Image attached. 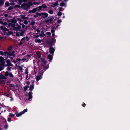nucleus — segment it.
Masks as SVG:
<instances>
[{"label":"nucleus","instance_id":"30","mask_svg":"<svg viewBox=\"0 0 130 130\" xmlns=\"http://www.w3.org/2000/svg\"><path fill=\"white\" fill-rule=\"evenodd\" d=\"M48 12L49 13L51 14H52L53 13V11L52 10H50L48 11Z\"/></svg>","mask_w":130,"mask_h":130},{"label":"nucleus","instance_id":"37","mask_svg":"<svg viewBox=\"0 0 130 130\" xmlns=\"http://www.w3.org/2000/svg\"><path fill=\"white\" fill-rule=\"evenodd\" d=\"M13 7L12 6H10L8 8V10H10L13 9Z\"/></svg>","mask_w":130,"mask_h":130},{"label":"nucleus","instance_id":"32","mask_svg":"<svg viewBox=\"0 0 130 130\" xmlns=\"http://www.w3.org/2000/svg\"><path fill=\"white\" fill-rule=\"evenodd\" d=\"M21 7V6H20L19 5H15L13 7L14 8H20V7Z\"/></svg>","mask_w":130,"mask_h":130},{"label":"nucleus","instance_id":"33","mask_svg":"<svg viewBox=\"0 0 130 130\" xmlns=\"http://www.w3.org/2000/svg\"><path fill=\"white\" fill-rule=\"evenodd\" d=\"M8 67L7 68V70H8V71H11V68L9 67V66H8Z\"/></svg>","mask_w":130,"mask_h":130},{"label":"nucleus","instance_id":"17","mask_svg":"<svg viewBox=\"0 0 130 130\" xmlns=\"http://www.w3.org/2000/svg\"><path fill=\"white\" fill-rule=\"evenodd\" d=\"M5 0H0V6H2L4 4Z\"/></svg>","mask_w":130,"mask_h":130},{"label":"nucleus","instance_id":"19","mask_svg":"<svg viewBox=\"0 0 130 130\" xmlns=\"http://www.w3.org/2000/svg\"><path fill=\"white\" fill-rule=\"evenodd\" d=\"M5 60V59L2 56L0 57V63L3 62Z\"/></svg>","mask_w":130,"mask_h":130},{"label":"nucleus","instance_id":"35","mask_svg":"<svg viewBox=\"0 0 130 130\" xmlns=\"http://www.w3.org/2000/svg\"><path fill=\"white\" fill-rule=\"evenodd\" d=\"M65 5V3L63 2V1L60 4V6H61L62 7L63 6Z\"/></svg>","mask_w":130,"mask_h":130},{"label":"nucleus","instance_id":"39","mask_svg":"<svg viewBox=\"0 0 130 130\" xmlns=\"http://www.w3.org/2000/svg\"><path fill=\"white\" fill-rule=\"evenodd\" d=\"M9 116L10 117H13L14 116V115L12 113H10L9 115Z\"/></svg>","mask_w":130,"mask_h":130},{"label":"nucleus","instance_id":"11","mask_svg":"<svg viewBox=\"0 0 130 130\" xmlns=\"http://www.w3.org/2000/svg\"><path fill=\"white\" fill-rule=\"evenodd\" d=\"M38 8H34L32 10H29V12L30 13H34L36 12L38 10Z\"/></svg>","mask_w":130,"mask_h":130},{"label":"nucleus","instance_id":"20","mask_svg":"<svg viewBox=\"0 0 130 130\" xmlns=\"http://www.w3.org/2000/svg\"><path fill=\"white\" fill-rule=\"evenodd\" d=\"M20 31H21V32H19L20 34V36H23L24 35V31L23 30H21Z\"/></svg>","mask_w":130,"mask_h":130},{"label":"nucleus","instance_id":"13","mask_svg":"<svg viewBox=\"0 0 130 130\" xmlns=\"http://www.w3.org/2000/svg\"><path fill=\"white\" fill-rule=\"evenodd\" d=\"M32 92H29L28 93V95L29 96V98L28 99V100H29L31 99H32V96L31 94V93Z\"/></svg>","mask_w":130,"mask_h":130},{"label":"nucleus","instance_id":"51","mask_svg":"<svg viewBox=\"0 0 130 130\" xmlns=\"http://www.w3.org/2000/svg\"><path fill=\"white\" fill-rule=\"evenodd\" d=\"M33 4L34 5H39V4H40V3H39L38 2H34V3H33Z\"/></svg>","mask_w":130,"mask_h":130},{"label":"nucleus","instance_id":"9","mask_svg":"<svg viewBox=\"0 0 130 130\" xmlns=\"http://www.w3.org/2000/svg\"><path fill=\"white\" fill-rule=\"evenodd\" d=\"M6 60V63H7V64L5 66H11L12 67L13 66V64L10 62V60L8 59H5Z\"/></svg>","mask_w":130,"mask_h":130},{"label":"nucleus","instance_id":"22","mask_svg":"<svg viewBox=\"0 0 130 130\" xmlns=\"http://www.w3.org/2000/svg\"><path fill=\"white\" fill-rule=\"evenodd\" d=\"M41 6L42 8H46L47 7V6L45 4H43Z\"/></svg>","mask_w":130,"mask_h":130},{"label":"nucleus","instance_id":"26","mask_svg":"<svg viewBox=\"0 0 130 130\" xmlns=\"http://www.w3.org/2000/svg\"><path fill=\"white\" fill-rule=\"evenodd\" d=\"M13 47L12 46H9L8 48L7 49L8 51H10L12 48Z\"/></svg>","mask_w":130,"mask_h":130},{"label":"nucleus","instance_id":"29","mask_svg":"<svg viewBox=\"0 0 130 130\" xmlns=\"http://www.w3.org/2000/svg\"><path fill=\"white\" fill-rule=\"evenodd\" d=\"M42 12L41 13H38L37 12L36 13V14L37 15H38V16H40L42 15Z\"/></svg>","mask_w":130,"mask_h":130},{"label":"nucleus","instance_id":"48","mask_svg":"<svg viewBox=\"0 0 130 130\" xmlns=\"http://www.w3.org/2000/svg\"><path fill=\"white\" fill-rule=\"evenodd\" d=\"M24 23L25 24H27L28 23V22L27 20H25L24 21Z\"/></svg>","mask_w":130,"mask_h":130},{"label":"nucleus","instance_id":"64","mask_svg":"<svg viewBox=\"0 0 130 130\" xmlns=\"http://www.w3.org/2000/svg\"><path fill=\"white\" fill-rule=\"evenodd\" d=\"M15 24H12V25L11 26V27H13V28H14L15 26Z\"/></svg>","mask_w":130,"mask_h":130},{"label":"nucleus","instance_id":"7","mask_svg":"<svg viewBox=\"0 0 130 130\" xmlns=\"http://www.w3.org/2000/svg\"><path fill=\"white\" fill-rule=\"evenodd\" d=\"M50 19L49 20H45V22L46 23H48L49 22L51 24H52L53 23V20L54 18L55 17L54 16H51L50 17Z\"/></svg>","mask_w":130,"mask_h":130},{"label":"nucleus","instance_id":"43","mask_svg":"<svg viewBox=\"0 0 130 130\" xmlns=\"http://www.w3.org/2000/svg\"><path fill=\"white\" fill-rule=\"evenodd\" d=\"M25 42V41H24V42H22L21 41L20 42V43L19 44V45H21L22 44L24 43Z\"/></svg>","mask_w":130,"mask_h":130},{"label":"nucleus","instance_id":"61","mask_svg":"<svg viewBox=\"0 0 130 130\" xmlns=\"http://www.w3.org/2000/svg\"><path fill=\"white\" fill-rule=\"evenodd\" d=\"M21 25H22V27L23 28H24L25 27V26L23 24H21Z\"/></svg>","mask_w":130,"mask_h":130},{"label":"nucleus","instance_id":"60","mask_svg":"<svg viewBox=\"0 0 130 130\" xmlns=\"http://www.w3.org/2000/svg\"><path fill=\"white\" fill-rule=\"evenodd\" d=\"M16 36L17 37H19L20 36L19 32L17 33L16 34Z\"/></svg>","mask_w":130,"mask_h":130},{"label":"nucleus","instance_id":"31","mask_svg":"<svg viewBox=\"0 0 130 130\" xmlns=\"http://www.w3.org/2000/svg\"><path fill=\"white\" fill-rule=\"evenodd\" d=\"M21 28V26L20 25H18V26L17 27V31L18 30L20 31L21 30H20V29Z\"/></svg>","mask_w":130,"mask_h":130},{"label":"nucleus","instance_id":"50","mask_svg":"<svg viewBox=\"0 0 130 130\" xmlns=\"http://www.w3.org/2000/svg\"><path fill=\"white\" fill-rule=\"evenodd\" d=\"M17 67H19V69L21 71L23 70V69L22 68V67H21V66H18Z\"/></svg>","mask_w":130,"mask_h":130},{"label":"nucleus","instance_id":"40","mask_svg":"<svg viewBox=\"0 0 130 130\" xmlns=\"http://www.w3.org/2000/svg\"><path fill=\"white\" fill-rule=\"evenodd\" d=\"M37 8H38V10H41L42 9V7L41 6H39L38 7H37Z\"/></svg>","mask_w":130,"mask_h":130},{"label":"nucleus","instance_id":"3","mask_svg":"<svg viewBox=\"0 0 130 130\" xmlns=\"http://www.w3.org/2000/svg\"><path fill=\"white\" fill-rule=\"evenodd\" d=\"M8 75H9L11 77L13 78L14 77V76L11 72L9 73L8 71H6L5 72L4 75L2 74L1 75V79H6L7 78L6 76H7Z\"/></svg>","mask_w":130,"mask_h":130},{"label":"nucleus","instance_id":"56","mask_svg":"<svg viewBox=\"0 0 130 130\" xmlns=\"http://www.w3.org/2000/svg\"><path fill=\"white\" fill-rule=\"evenodd\" d=\"M25 37V39H26L27 40V41H28L30 39L28 36H27L26 37Z\"/></svg>","mask_w":130,"mask_h":130},{"label":"nucleus","instance_id":"5","mask_svg":"<svg viewBox=\"0 0 130 130\" xmlns=\"http://www.w3.org/2000/svg\"><path fill=\"white\" fill-rule=\"evenodd\" d=\"M40 59L41 61V66L44 67L46 63L47 62V61H46L44 58L42 57Z\"/></svg>","mask_w":130,"mask_h":130},{"label":"nucleus","instance_id":"63","mask_svg":"<svg viewBox=\"0 0 130 130\" xmlns=\"http://www.w3.org/2000/svg\"><path fill=\"white\" fill-rule=\"evenodd\" d=\"M61 22V20H59L57 21V23H59Z\"/></svg>","mask_w":130,"mask_h":130},{"label":"nucleus","instance_id":"44","mask_svg":"<svg viewBox=\"0 0 130 130\" xmlns=\"http://www.w3.org/2000/svg\"><path fill=\"white\" fill-rule=\"evenodd\" d=\"M35 21H32L30 23V24L31 25H35Z\"/></svg>","mask_w":130,"mask_h":130},{"label":"nucleus","instance_id":"24","mask_svg":"<svg viewBox=\"0 0 130 130\" xmlns=\"http://www.w3.org/2000/svg\"><path fill=\"white\" fill-rule=\"evenodd\" d=\"M8 33L7 34V36H9L11 35H12L13 34V32L11 31H9H9H8Z\"/></svg>","mask_w":130,"mask_h":130},{"label":"nucleus","instance_id":"62","mask_svg":"<svg viewBox=\"0 0 130 130\" xmlns=\"http://www.w3.org/2000/svg\"><path fill=\"white\" fill-rule=\"evenodd\" d=\"M7 24V22H5L3 24V25H4V26H5Z\"/></svg>","mask_w":130,"mask_h":130},{"label":"nucleus","instance_id":"57","mask_svg":"<svg viewBox=\"0 0 130 130\" xmlns=\"http://www.w3.org/2000/svg\"><path fill=\"white\" fill-rule=\"evenodd\" d=\"M8 121L9 122H10L11 121V119L10 117H9L8 119Z\"/></svg>","mask_w":130,"mask_h":130},{"label":"nucleus","instance_id":"2","mask_svg":"<svg viewBox=\"0 0 130 130\" xmlns=\"http://www.w3.org/2000/svg\"><path fill=\"white\" fill-rule=\"evenodd\" d=\"M49 67V65L48 64L47 66H45L43 67V70H42L40 72L41 73H40L41 74L37 76L36 77V80L37 82H38L39 80L42 78V75L43 74L44 72L46 70L48 69Z\"/></svg>","mask_w":130,"mask_h":130},{"label":"nucleus","instance_id":"59","mask_svg":"<svg viewBox=\"0 0 130 130\" xmlns=\"http://www.w3.org/2000/svg\"><path fill=\"white\" fill-rule=\"evenodd\" d=\"M62 8L61 7H59V10L60 11H62Z\"/></svg>","mask_w":130,"mask_h":130},{"label":"nucleus","instance_id":"38","mask_svg":"<svg viewBox=\"0 0 130 130\" xmlns=\"http://www.w3.org/2000/svg\"><path fill=\"white\" fill-rule=\"evenodd\" d=\"M62 14V13L61 12H58L57 13V15L59 16H61Z\"/></svg>","mask_w":130,"mask_h":130},{"label":"nucleus","instance_id":"52","mask_svg":"<svg viewBox=\"0 0 130 130\" xmlns=\"http://www.w3.org/2000/svg\"><path fill=\"white\" fill-rule=\"evenodd\" d=\"M82 105L83 107H85L86 106V104L84 103H83Z\"/></svg>","mask_w":130,"mask_h":130},{"label":"nucleus","instance_id":"46","mask_svg":"<svg viewBox=\"0 0 130 130\" xmlns=\"http://www.w3.org/2000/svg\"><path fill=\"white\" fill-rule=\"evenodd\" d=\"M4 127L6 129H7L8 127V126L7 124H6L4 126Z\"/></svg>","mask_w":130,"mask_h":130},{"label":"nucleus","instance_id":"10","mask_svg":"<svg viewBox=\"0 0 130 130\" xmlns=\"http://www.w3.org/2000/svg\"><path fill=\"white\" fill-rule=\"evenodd\" d=\"M48 14L46 12H42V17L43 19L47 18L48 16Z\"/></svg>","mask_w":130,"mask_h":130},{"label":"nucleus","instance_id":"21","mask_svg":"<svg viewBox=\"0 0 130 130\" xmlns=\"http://www.w3.org/2000/svg\"><path fill=\"white\" fill-rule=\"evenodd\" d=\"M35 41L36 42L40 43L41 42V40L40 39H36L35 40Z\"/></svg>","mask_w":130,"mask_h":130},{"label":"nucleus","instance_id":"25","mask_svg":"<svg viewBox=\"0 0 130 130\" xmlns=\"http://www.w3.org/2000/svg\"><path fill=\"white\" fill-rule=\"evenodd\" d=\"M41 34L40 35V36L43 37L45 36V35H44V32L43 31H41Z\"/></svg>","mask_w":130,"mask_h":130},{"label":"nucleus","instance_id":"54","mask_svg":"<svg viewBox=\"0 0 130 130\" xmlns=\"http://www.w3.org/2000/svg\"><path fill=\"white\" fill-rule=\"evenodd\" d=\"M25 39V37H23L22 38L21 40V41L22 42H24Z\"/></svg>","mask_w":130,"mask_h":130},{"label":"nucleus","instance_id":"16","mask_svg":"<svg viewBox=\"0 0 130 130\" xmlns=\"http://www.w3.org/2000/svg\"><path fill=\"white\" fill-rule=\"evenodd\" d=\"M34 88V84H33L31 85L29 87V90L31 91Z\"/></svg>","mask_w":130,"mask_h":130},{"label":"nucleus","instance_id":"28","mask_svg":"<svg viewBox=\"0 0 130 130\" xmlns=\"http://www.w3.org/2000/svg\"><path fill=\"white\" fill-rule=\"evenodd\" d=\"M55 29V27H54L51 30V31L52 33H54L55 32V30H54V29Z\"/></svg>","mask_w":130,"mask_h":130},{"label":"nucleus","instance_id":"49","mask_svg":"<svg viewBox=\"0 0 130 130\" xmlns=\"http://www.w3.org/2000/svg\"><path fill=\"white\" fill-rule=\"evenodd\" d=\"M46 34L48 36H50L51 35V33L50 32H46Z\"/></svg>","mask_w":130,"mask_h":130},{"label":"nucleus","instance_id":"36","mask_svg":"<svg viewBox=\"0 0 130 130\" xmlns=\"http://www.w3.org/2000/svg\"><path fill=\"white\" fill-rule=\"evenodd\" d=\"M9 86L10 87H12L13 88V89H15V87L13 84H10L9 85Z\"/></svg>","mask_w":130,"mask_h":130},{"label":"nucleus","instance_id":"53","mask_svg":"<svg viewBox=\"0 0 130 130\" xmlns=\"http://www.w3.org/2000/svg\"><path fill=\"white\" fill-rule=\"evenodd\" d=\"M21 114L20 113H17L16 115V116H17L18 117H20L21 116Z\"/></svg>","mask_w":130,"mask_h":130},{"label":"nucleus","instance_id":"23","mask_svg":"<svg viewBox=\"0 0 130 130\" xmlns=\"http://www.w3.org/2000/svg\"><path fill=\"white\" fill-rule=\"evenodd\" d=\"M6 7H8L10 5V4L8 2H6L5 4Z\"/></svg>","mask_w":130,"mask_h":130},{"label":"nucleus","instance_id":"6","mask_svg":"<svg viewBox=\"0 0 130 130\" xmlns=\"http://www.w3.org/2000/svg\"><path fill=\"white\" fill-rule=\"evenodd\" d=\"M1 29L2 30L3 32H4V35H7V34L6 31H9V29H7L5 27H4L3 26H1L0 27Z\"/></svg>","mask_w":130,"mask_h":130},{"label":"nucleus","instance_id":"4","mask_svg":"<svg viewBox=\"0 0 130 130\" xmlns=\"http://www.w3.org/2000/svg\"><path fill=\"white\" fill-rule=\"evenodd\" d=\"M56 41L55 38L50 39L47 40V43L48 45H52L55 43Z\"/></svg>","mask_w":130,"mask_h":130},{"label":"nucleus","instance_id":"12","mask_svg":"<svg viewBox=\"0 0 130 130\" xmlns=\"http://www.w3.org/2000/svg\"><path fill=\"white\" fill-rule=\"evenodd\" d=\"M7 54L8 55L10 56H12V54L11 52L10 51L8 52L6 51L4 52V56H6V55Z\"/></svg>","mask_w":130,"mask_h":130},{"label":"nucleus","instance_id":"8","mask_svg":"<svg viewBox=\"0 0 130 130\" xmlns=\"http://www.w3.org/2000/svg\"><path fill=\"white\" fill-rule=\"evenodd\" d=\"M55 51L52 45H50L49 48V52L50 54H53Z\"/></svg>","mask_w":130,"mask_h":130},{"label":"nucleus","instance_id":"1","mask_svg":"<svg viewBox=\"0 0 130 130\" xmlns=\"http://www.w3.org/2000/svg\"><path fill=\"white\" fill-rule=\"evenodd\" d=\"M33 4L31 2H28V3H24L22 4L21 7L24 10H27L30 8V6H32Z\"/></svg>","mask_w":130,"mask_h":130},{"label":"nucleus","instance_id":"58","mask_svg":"<svg viewBox=\"0 0 130 130\" xmlns=\"http://www.w3.org/2000/svg\"><path fill=\"white\" fill-rule=\"evenodd\" d=\"M12 25V23H9L8 24V26L9 27L11 26Z\"/></svg>","mask_w":130,"mask_h":130},{"label":"nucleus","instance_id":"15","mask_svg":"<svg viewBox=\"0 0 130 130\" xmlns=\"http://www.w3.org/2000/svg\"><path fill=\"white\" fill-rule=\"evenodd\" d=\"M11 22L13 24H15L17 22V21L15 18H13L12 19L11 21Z\"/></svg>","mask_w":130,"mask_h":130},{"label":"nucleus","instance_id":"45","mask_svg":"<svg viewBox=\"0 0 130 130\" xmlns=\"http://www.w3.org/2000/svg\"><path fill=\"white\" fill-rule=\"evenodd\" d=\"M50 3L52 4L50 5V6L51 7H54L56 6H54V3Z\"/></svg>","mask_w":130,"mask_h":130},{"label":"nucleus","instance_id":"18","mask_svg":"<svg viewBox=\"0 0 130 130\" xmlns=\"http://www.w3.org/2000/svg\"><path fill=\"white\" fill-rule=\"evenodd\" d=\"M21 18L23 19H28L27 17H25V15L22 14L20 15Z\"/></svg>","mask_w":130,"mask_h":130},{"label":"nucleus","instance_id":"14","mask_svg":"<svg viewBox=\"0 0 130 130\" xmlns=\"http://www.w3.org/2000/svg\"><path fill=\"white\" fill-rule=\"evenodd\" d=\"M47 58L50 60L49 61L50 62L52 60L53 57L51 54H49L47 56Z\"/></svg>","mask_w":130,"mask_h":130},{"label":"nucleus","instance_id":"55","mask_svg":"<svg viewBox=\"0 0 130 130\" xmlns=\"http://www.w3.org/2000/svg\"><path fill=\"white\" fill-rule=\"evenodd\" d=\"M0 23L2 24L3 25V24L4 23V22L3 21H2V19H0Z\"/></svg>","mask_w":130,"mask_h":130},{"label":"nucleus","instance_id":"27","mask_svg":"<svg viewBox=\"0 0 130 130\" xmlns=\"http://www.w3.org/2000/svg\"><path fill=\"white\" fill-rule=\"evenodd\" d=\"M29 87V86L28 85L25 86L24 87V90L25 91H26L27 89Z\"/></svg>","mask_w":130,"mask_h":130},{"label":"nucleus","instance_id":"34","mask_svg":"<svg viewBox=\"0 0 130 130\" xmlns=\"http://www.w3.org/2000/svg\"><path fill=\"white\" fill-rule=\"evenodd\" d=\"M18 1L19 3H18V4L19 5H21L23 3V1H22V0H18Z\"/></svg>","mask_w":130,"mask_h":130},{"label":"nucleus","instance_id":"47","mask_svg":"<svg viewBox=\"0 0 130 130\" xmlns=\"http://www.w3.org/2000/svg\"><path fill=\"white\" fill-rule=\"evenodd\" d=\"M6 57H5V59H8L9 58L10 56L8 55L7 54L6 55Z\"/></svg>","mask_w":130,"mask_h":130},{"label":"nucleus","instance_id":"42","mask_svg":"<svg viewBox=\"0 0 130 130\" xmlns=\"http://www.w3.org/2000/svg\"><path fill=\"white\" fill-rule=\"evenodd\" d=\"M0 54L1 55L3 56L4 55V52L3 51H0Z\"/></svg>","mask_w":130,"mask_h":130},{"label":"nucleus","instance_id":"41","mask_svg":"<svg viewBox=\"0 0 130 130\" xmlns=\"http://www.w3.org/2000/svg\"><path fill=\"white\" fill-rule=\"evenodd\" d=\"M54 6H57L58 5V1H57L55 3H54Z\"/></svg>","mask_w":130,"mask_h":130}]
</instances>
